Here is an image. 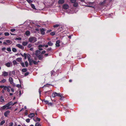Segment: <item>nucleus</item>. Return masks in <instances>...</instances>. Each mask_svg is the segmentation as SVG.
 I'll list each match as a JSON object with an SVG mask.
<instances>
[{"label":"nucleus","mask_w":126,"mask_h":126,"mask_svg":"<svg viewBox=\"0 0 126 126\" xmlns=\"http://www.w3.org/2000/svg\"><path fill=\"white\" fill-rule=\"evenodd\" d=\"M24 59H27V54L26 53H24Z\"/></svg>","instance_id":"33"},{"label":"nucleus","mask_w":126,"mask_h":126,"mask_svg":"<svg viewBox=\"0 0 126 126\" xmlns=\"http://www.w3.org/2000/svg\"><path fill=\"white\" fill-rule=\"evenodd\" d=\"M12 74L14 75H15V71H13L12 72Z\"/></svg>","instance_id":"60"},{"label":"nucleus","mask_w":126,"mask_h":126,"mask_svg":"<svg viewBox=\"0 0 126 126\" xmlns=\"http://www.w3.org/2000/svg\"><path fill=\"white\" fill-rule=\"evenodd\" d=\"M51 90L48 91H47L45 92V94H46L47 93H48V94H49L50 93Z\"/></svg>","instance_id":"31"},{"label":"nucleus","mask_w":126,"mask_h":126,"mask_svg":"<svg viewBox=\"0 0 126 126\" xmlns=\"http://www.w3.org/2000/svg\"><path fill=\"white\" fill-rule=\"evenodd\" d=\"M21 65V66L23 67H25L24 63L23 62L21 63H20Z\"/></svg>","instance_id":"40"},{"label":"nucleus","mask_w":126,"mask_h":126,"mask_svg":"<svg viewBox=\"0 0 126 126\" xmlns=\"http://www.w3.org/2000/svg\"><path fill=\"white\" fill-rule=\"evenodd\" d=\"M63 94L57 93L56 92H54L52 93V98H54L56 96L60 97Z\"/></svg>","instance_id":"2"},{"label":"nucleus","mask_w":126,"mask_h":126,"mask_svg":"<svg viewBox=\"0 0 126 126\" xmlns=\"http://www.w3.org/2000/svg\"><path fill=\"white\" fill-rule=\"evenodd\" d=\"M10 113V111L9 110H7L5 111L4 113V115L5 117H7Z\"/></svg>","instance_id":"4"},{"label":"nucleus","mask_w":126,"mask_h":126,"mask_svg":"<svg viewBox=\"0 0 126 126\" xmlns=\"http://www.w3.org/2000/svg\"><path fill=\"white\" fill-rule=\"evenodd\" d=\"M30 119L29 118L28 119H26V121L27 122V123H29L30 122Z\"/></svg>","instance_id":"49"},{"label":"nucleus","mask_w":126,"mask_h":126,"mask_svg":"<svg viewBox=\"0 0 126 126\" xmlns=\"http://www.w3.org/2000/svg\"><path fill=\"white\" fill-rule=\"evenodd\" d=\"M60 97L61 98L60 99V100L61 101L63 100L64 98V97L63 96V94Z\"/></svg>","instance_id":"24"},{"label":"nucleus","mask_w":126,"mask_h":126,"mask_svg":"<svg viewBox=\"0 0 126 126\" xmlns=\"http://www.w3.org/2000/svg\"><path fill=\"white\" fill-rule=\"evenodd\" d=\"M37 56L39 60H42L44 57L43 55L41 54L38 55Z\"/></svg>","instance_id":"9"},{"label":"nucleus","mask_w":126,"mask_h":126,"mask_svg":"<svg viewBox=\"0 0 126 126\" xmlns=\"http://www.w3.org/2000/svg\"><path fill=\"white\" fill-rule=\"evenodd\" d=\"M13 64L14 65H15L16 64H17V63L14 60L13 61Z\"/></svg>","instance_id":"37"},{"label":"nucleus","mask_w":126,"mask_h":126,"mask_svg":"<svg viewBox=\"0 0 126 126\" xmlns=\"http://www.w3.org/2000/svg\"><path fill=\"white\" fill-rule=\"evenodd\" d=\"M0 101L2 103L4 102H5V101L4 100L3 97L2 96H1L0 97Z\"/></svg>","instance_id":"19"},{"label":"nucleus","mask_w":126,"mask_h":126,"mask_svg":"<svg viewBox=\"0 0 126 126\" xmlns=\"http://www.w3.org/2000/svg\"><path fill=\"white\" fill-rule=\"evenodd\" d=\"M1 88H3V89L4 90H7V88L8 87H1Z\"/></svg>","instance_id":"56"},{"label":"nucleus","mask_w":126,"mask_h":126,"mask_svg":"<svg viewBox=\"0 0 126 126\" xmlns=\"http://www.w3.org/2000/svg\"><path fill=\"white\" fill-rule=\"evenodd\" d=\"M59 25H59L56 24V25H54L53 26V27L54 28H57V27H58Z\"/></svg>","instance_id":"38"},{"label":"nucleus","mask_w":126,"mask_h":126,"mask_svg":"<svg viewBox=\"0 0 126 126\" xmlns=\"http://www.w3.org/2000/svg\"><path fill=\"white\" fill-rule=\"evenodd\" d=\"M35 126H41V125L39 123H36Z\"/></svg>","instance_id":"32"},{"label":"nucleus","mask_w":126,"mask_h":126,"mask_svg":"<svg viewBox=\"0 0 126 126\" xmlns=\"http://www.w3.org/2000/svg\"><path fill=\"white\" fill-rule=\"evenodd\" d=\"M69 7V5L67 4H65L63 5V9L66 10L68 9Z\"/></svg>","instance_id":"5"},{"label":"nucleus","mask_w":126,"mask_h":126,"mask_svg":"<svg viewBox=\"0 0 126 126\" xmlns=\"http://www.w3.org/2000/svg\"><path fill=\"white\" fill-rule=\"evenodd\" d=\"M13 87H15L16 86V84L13 82V83L11 84Z\"/></svg>","instance_id":"62"},{"label":"nucleus","mask_w":126,"mask_h":126,"mask_svg":"<svg viewBox=\"0 0 126 126\" xmlns=\"http://www.w3.org/2000/svg\"><path fill=\"white\" fill-rule=\"evenodd\" d=\"M27 58L28 59L29 61H30V60L31 59V56L29 54H27Z\"/></svg>","instance_id":"20"},{"label":"nucleus","mask_w":126,"mask_h":126,"mask_svg":"<svg viewBox=\"0 0 126 126\" xmlns=\"http://www.w3.org/2000/svg\"><path fill=\"white\" fill-rule=\"evenodd\" d=\"M9 33L8 32H6L4 33V35L5 36H9Z\"/></svg>","instance_id":"41"},{"label":"nucleus","mask_w":126,"mask_h":126,"mask_svg":"<svg viewBox=\"0 0 126 126\" xmlns=\"http://www.w3.org/2000/svg\"><path fill=\"white\" fill-rule=\"evenodd\" d=\"M33 120L35 122H37V121H40V118H38V117H36V118L35 117L33 118Z\"/></svg>","instance_id":"6"},{"label":"nucleus","mask_w":126,"mask_h":126,"mask_svg":"<svg viewBox=\"0 0 126 126\" xmlns=\"http://www.w3.org/2000/svg\"><path fill=\"white\" fill-rule=\"evenodd\" d=\"M44 102L46 103V104H48V101L47 100H44Z\"/></svg>","instance_id":"45"},{"label":"nucleus","mask_w":126,"mask_h":126,"mask_svg":"<svg viewBox=\"0 0 126 126\" xmlns=\"http://www.w3.org/2000/svg\"><path fill=\"white\" fill-rule=\"evenodd\" d=\"M9 82H10L11 84L13 83V79L12 78H9Z\"/></svg>","instance_id":"15"},{"label":"nucleus","mask_w":126,"mask_h":126,"mask_svg":"<svg viewBox=\"0 0 126 126\" xmlns=\"http://www.w3.org/2000/svg\"><path fill=\"white\" fill-rule=\"evenodd\" d=\"M15 39L16 40H21V38L20 37H18V38H16Z\"/></svg>","instance_id":"54"},{"label":"nucleus","mask_w":126,"mask_h":126,"mask_svg":"<svg viewBox=\"0 0 126 126\" xmlns=\"http://www.w3.org/2000/svg\"><path fill=\"white\" fill-rule=\"evenodd\" d=\"M7 50L8 51L10 52L11 51V48L10 47L7 48Z\"/></svg>","instance_id":"48"},{"label":"nucleus","mask_w":126,"mask_h":126,"mask_svg":"<svg viewBox=\"0 0 126 126\" xmlns=\"http://www.w3.org/2000/svg\"><path fill=\"white\" fill-rule=\"evenodd\" d=\"M54 73L55 72L53 71L52 70L51 72V75H53Z\"/></svg>","instance_id":"52"},{"label":"nucleus","mask_w":126,"mask_h":126,"mask_svg":"<svg viewBox=\"0 0 126 126\" xmlns=\"http://www.w3.org/2000/svg\"><path fill=\"white\" fill-rule=\"evenodd\" d=\"M26 35L27 36H29L30 35V32L29 31H27L25 32Z\"/></svg>","instance_id":"21"},{"label":"nucleus","mask_w":126,"mask_h":126,"mask_svg":"<svg viewBox=\"0 0 126 126\" xmlns=\"http://www.w3.org/2000/svg\"><path fill=\"white\" fill-rule=\"evenodd\" d=\"M13 122L11 123L10 125L9 126H13Z\"/></svg>","instance_id":"64"},{"label":"nucleus","mask_w":126,"mask_h":126,"mask_svg":"<svg viewBox=\"0 0 126 126\" xmlns=\"http://www.w3.org/2000/svg\"><path fill=\"white\" fill-rule=\"evenodd\" d=\"M12 50L14 52H16V49L15 48H12Z\"/></svg>","instance_id":"36"},{"label":"nucleus","mask_w":126,"mask_h":126,"mask_svg":"<svg viewBox=\"0 0 126 126\" xmlns=\"http://www.w3.org/2000/svg\"><path fill=\"white\" fill-rule=\"evenodd\" d=\"M6 42L7 43H11V42H12L10 40H6Z\"/></svg>","instance_id":"50"},{"label":"nucleus","mask_w":126,"mask_h":126,"mask_svg":"<svg viewBox=\"0 0 126 126\" xmlns=\"http://www.w3.org/2000/svg\"><path fill=\"white\" fill-rule=\"evenodd\" d=\"M32 62L35 64H38V62H37L34 60L32 61Z\"/></svg>","instance_id":"39"},{"label":"nucleus","mask_w":126,"mask_h":126,"mask_svg":"<svg viewBox=\"0 0 126 126\" xmlns=\"http://www.w3.org/2000/svg\"><path fill=\"white\" fill-rule=\"evenodd\" d=\"M13 103L12 102H10L7 104H6L8 107H9L11 105H12L13 104Z\"/></svg>","instance_id":"17"},{"label":"nucleus","mask_w":126,"mask_h":126,"mask_svg":"<svg viewBox=\"0 0 126 126\" xmlns=\"http://www.w3.org/2000/svg\"><path fill=\"white\" fill-rule=\"evenodd\" d=\"M51 49V47H50L49 48H47V50L48 51H50Z\"/></svg>","instance_id":"55"},{"label":"nucleus","mask_w":126,"mask_h":126,"mask_svg":"<svg viewBox=\"0 0 126 126\" xmlns=\"http://www.w3.org/2000/svg\"><path fill=\"white\" fill-rule=\"evenodd\" d=\"M64 0H59L58 1V3L60 4H62L64 3Z\"/></svg>","instance_id":"13"},{"label":"nucleus","mask_w":126,"mask_h":126,"mask_svg":"<svg viewBox=\"0 0 126 126\" xmlns=\"http://www.w3.org/2000/svg\"><path fill=\"white\" fill-rule=\"evenodd\" d=\"M9 87H8L7 88V91L8 92H9L10 91V89L8 88ZM10 88H11V87H9Z\"/></svg>","instance_id":"59"},{"label":"nucleus","mask_w":126,"mask_h":126,"mask_svg":"<svg viewBox=\"0 0 126 126\" xmlns=\"http://www.w3.org/2000/svg\"><path fill=\"white\" fill-rule=\"evenodd\" d=\"M31 6L32 7L33 9L36 10V9L35 8V6L33 4H31Z\"/></svg>","instance_id":"30"},{"label":"nucleus","mask_w":126,"mask_h":126,"mask_svg":"<svg viewBox=\"0 0 126 126\" xmlns=\"http://www.w3.org/2000/svg\"><path fill=\"white\" fill-rule=\"evenodd\" d=\"M47 44L50 46H52L53 45V43L51 42L50 41L48 42Z\"/></svg>","instance_id":"26"},{"label":"nucleus","mask_w":126,"mask_h":126,"mask_svg":"<svg viewBox=\"0 0 126 126\" xmlns=\"http://www.w3.org/2000/svg\"><path fill=\"white\" fill-rule=\"evenodd\" d=\"M10 108L8 107L7 105L6 104L5 105H4L3 106L1 107L0 108V110L1 111H3L6 109V110L9 109Z\"/></svg>","instance_id":"3"},{"label":"nucleus","mask_w":126,"mask_h":126,"mask_svg":"<svg viewBox=\"0 0 126 126\" xmlns=\"http://www.w3.org/2000/svg\"><path fill=\"white\" fill-rule=\"evenodd\" d=\"M16 46L21 49H24V47H23L20 44H18L16 45Z\"/></svg>","instance_id":"11"},{"label":"nucleus","mask_w":126,"mask_h":126,"mask_svg":"<svg viewBox=\"0 0 126 126\" xmlns=\"http://www.w3.org/2000/svg\"><path fill=\"white\" fill-rule=\"evenodd\" d=\"M73 3L74 4L73 6L74 7H76L78 6V3H77V2L76 1L74 3Z\"/></svg>","instance_id":"23"},{"label":"nucleus","mask_w":126,"mask_h":126,"mask_svg":"<svg viewBox=\"0 0 126 126\" xmlns=\"http://www.w3.org/2000/svg\"><path fill=\"white\" fill-rule=\"evenodd\" d=\"M41 91L42 90H41V88H40L39 89V92L40 95L41 94Z\"/></svg>","instance_id":"46"},{"label":"nucleus","mask_w":126,"mask_h":126,"mask_svg":"<svg viewBox=\"0 0 126 126\" xmlns=\"http://www.w3.org/2000/svg\"><path fill=\"white\" fill-rule=\"evenodd\" d=\"M2 74H3V76H8V73L5 71H3L2 72Z\"/></svg>","instance_id":"18"},{"label":"nucleus","mask_w":126,"mask_h":126,"mask_svg":"<svg viewBox=\"0 0 126 126\" xmlns=\"http://www.w3.org/2000/svg\"><path fill=\"white\" fill-rule=\"evenodd\" d=\"M28 40L30 42L34 43L37 41V39L34 37L31 36L29 39Z\"/></svg>","instance_id":"1"},{"label":"nucleus","mask_w":126,"mask_h":126,"mask_svg":"<svg viewBox=\"0 0 126 126\" xmlns=\"http://www.w3.org/2000/svg\"><path fill=\"white\" fill-rule=\"evenodd\" d=\"M32 46V45L31 44H29L28 45V47L29 48H30Z\"/></svg>","instance_id":"51"},{"label":"nucleus","mask_w":126,"mask_h":126,"mask_svg":"<svg viewBox=\"0 0 126 126\" xmlns=\"http://www.w3.org/2000/svg\"><path fill=\"white\" fill-rule=\"evenodd\" d=\"M19 88H19V90H18L19 91V96H20L21 94H22L23 93L22 92V93H21V91L22 90V88H21V87H18Z\"/></svg>","instance_id":"8"},{"label":"nucleus","mask_w":126,"mask_h":126,"mask_svg":"<svg viewBox=\"0 0 126 126\" xmlns=\"http://www.w3.org/2000/svg\"><path fill=\"white\" fill-rule=\"evenodd\" d=\"M6 81V80L5 79H3V80H1L0 81V83H4Z\"/></svg>","instance_id":"35"},{"label":"nucleus","mask_w":126,"mask_h":126,"mask_svg":"<svg viewBox=\"0 0 126 126\" xmlns=\"http://www.w3.org/2000/svg\"><path fill=\"white\" fill-rule=\"evenodd\" d=\"M16 31V29H11V31L12 32H13Z\"/></svg>","instance_id":"57"},{"label":"nucleus","mask_w":126,"mask_h":126,"mask_svg":"<svg viewBox=\"0 0 126 126\" xmlns=\"http://www.w3.org/2000/svg\"><path fill=\"white\" fill-rule=\"evenodd\" d=\"M40 30L42 34H45L44 31H45V29L43 28H42L40 29Z\"/></svg>","instance_id":"16"},{"label":"nucleus","mask_w":126,"mask_h":126,"mask_svg":"<svg viewBox=\"0 0 126 126\" xmlns=\"http://www.w3.org/2000/svg\"><path fill=\"white\" fill-rule=\"evenodd\" d=\"M29 72H26V73H25L24 76H27V75H29Z\"/></svg>","instance_id":"44"},{"label":"nucleus","mask_w":126,"mask_h":126,"mask_svg":"<svg viewBox=\"0 0 126 126\" xmlns=\"http://www.w3.org/2000/svg\"><path fill=\"white\" fill-rule=\"evenodd\" d=\"M94 3V2H89L88 3V5H89V6H93V4Z\"/></svg>","instance_id":"25"},{"label":"nucleus","mask_w":126,"mask_h":126,"mask_svg":"<svg viewBox=\"0 0 126 126\" xmlns=\"http://www.w3.org/2000/svg\"><path fill=\"white\" fill-rule=\"evenodd\" d=\"M25 64L26 65V66L27 67L28 65V63L27 61H26L25 62Z\"/></svg>","instance_id":"43"},{"label":"nucleus","mask_w":126,"mask_h":126,"mask_svg":"<svg viewBox=\"0 0 126 126\" xmlns=\"http://www.w3.org/2000/svg\"><path fill=\"white\" fill-rule=\"evenodd\" d=\"M55 32H51L50 33V34L51 35L53 36L55 35Z\"/></svg>","instance_id":"34"},{"label":"nucleus","mask_w":126,"mask_h":126,"mask_svg":"<svg viewBox=\"0 0 126 126\" xmlns=\"http://www.w3.org/2000/svg\"><path fill=\"white\" fill-rule=\"evenodd\" d=\"M5 122V121L4 120H3L0 123V125H3Z\"/></svg>","instance_id":"27"},{"label":"nucleus","mask_w":126,"mask_h":126,"mask_svg":"<svg viewBox=\"0 0 126 126\" xmlns=\"http://www.w3.org/2000/svg\"><path fill=\"white\" fill-rule=\"evenodd\" d=\"M76 1V0H70V1L71 3H73Z\"/></svg>","instance_id":"42"},{"label":"nucleus","mask_w":126,"mask_h":126,"mask_svg":"<svg viewBox=\"0 0 126 126\" xmlns=\"http://www.w3.org/2000/svg\"><path fill=\"white\" fill-rule=\"evenodd\" d=\"M11 64H12V63H10L8 62V63H5V65L8 67H9L10 66Z\"/></svg>","instance_id":"14"},{"label":"nucleus","mask_w":126,"mask_h":126,"mask_svg":"<svg viewBox=\"0 0 126 126\" xmlns=\"http://www.w3.org/2000/svg\"><path fill=\"white\" fill-rule=\"evenodd\" d=\"M28 43V42H23L22 43V44L24 46H26L27 45Z\"/></svg>","instance_id":"29"},{"label":"nucleus","mask_w":126,"mask_h":126,"mask_svg":"<svg viewBox=\"0 0 126 126\" xmlns=\"http://www.w3.org/2000/svg\"><path fill=\"white\" fill-rule=\"evenodd\" d=\"M56 46L57 47H59L60 46V45L59 43H60V41L59 40H57L56 41Z\"/></svg>","instance_id":"12"},{"label":"nucleus","mask_w":126,"mask_h":126,"mask_svg":"<svg viewBox=\"0 0 126 126\" xmlns=\"http://www.w3.org/2000/svg\"><path fill=\"white\" fill-rule=\"evenodd\" d=\"M48 104L49 105L52 106V104L51 102H48Z\"/></svg>","instance_id":"61"},{"label":"nucleus","mask_w":126,"mask_h":126,"mask_svg":"<svg viewBox=\"0 0 126 126\" xmlns=\"http://www.w3.org/2000/svg\"><path fill=\"white\" fill-rule=\"evenodd\" d=\"M35 116V114L33 113H30V114L28 115V116L30 118H32L34 117Z\"/></svg>","instance_id":"10"},{"label":"nucleus","mask_w":126,"mask_h":126,"mask_svg":"<svg viewBox=\"0 0 126 126\" xmlns=\"http://www.w3.org/2000/svg\"><path fill=\"white\" fill-rule=\"evenodd\" d=\"M45 46V45H39L38 47L39 48H41L42 47H44Z\"/></svg>","instance_id":"47"},{"label":"nucleus","mask_w":126,"mask_h":126,"mask_svg":"<svg viewBox=\"0 0 126 126\" xmlns=\"http://www.w3.org/2000/svg\"><path fill=\"white\" fill-rule=\"evenodd\" d=\"M86 6L88 7H92V8H94V7L93 6H89V5H86Z\"/></svg>","instance_id":"58"},{"label":"nucleus","mask_w":126,"mask_h":126,"mask_svg":"<svg viewBox=\"0 0 126 126\" xmlns=\"http://www.w3.org/2000/svg\"><path fill=\"white\" fill-rule=\"evenodd\" d=\"M41 53V51L38 50L36 51L35 53V55L37 56Z\"/></svg>","instance_id":"7"},{"label":"nucleus","mask_w":126,"mask_h":126,"mask_svg":"<svg viewBox=\"0 0 126 126\" xmlns=\"http://www.w3.org/2000/svg\"><path fill=\"white\" fill-rule=\"evenodd\" d=\"M27 71V69L26 68H24L22 69V71L23 72H26Z\"/></svg>","instance_id":"28"},{"label":"nucleus","mask_w":126,"mask_h":126,"mask_svg":"<svg viewBox=\"0 0 126 126\" xmlns=\"http://www.w3.org/2000/svg\"><path fill=\"white\" fill-rule=\"evenodd\" d=\"M22 60V58H17L16 59V61L19 62H21V61Z\"/></svg>","instance_id":"22"},{"label":"nucleus","mask_w":126,"mask_h":126,"mask_svg":"<svg viewBox=\"0 0 126 126\" xmlns=\"http://www.w3.org/2000/svg\"><path fill=\"white\" fill-rule=\"evenodd\" d=\"M46 51L45 50H43L41 52V54H45L46 53Z\"/></svg>","instance_id":"53"},{"label":"nucleus","mask_w":126,"mask_h":126,"mask_svg":"<svg viewBox=\"0 0 126 126\" xmlns=\"http://www.w3.org/2000/svg\"><path fill=\"white\" fill-rule=\"evenodd\" d=\"M26 0L29 3H31L32 1L30 0Z\"/></svg>","instance_id":"63"}]
</instances>
